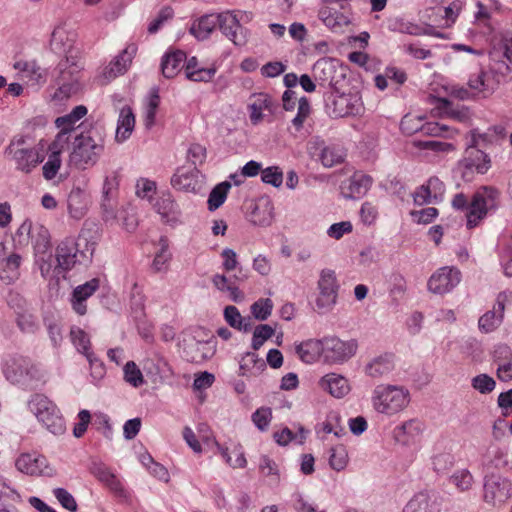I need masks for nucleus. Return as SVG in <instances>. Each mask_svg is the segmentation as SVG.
I'll return each mask as SVG.
<instances>
[{
    "instance_id": "obj_53",
    "label": "nucleus",
    "mask_w": 512,
    "mask_h": 512,
    "mask_svg": "<svg viewBox=\"0 0 512 512\" xmlns=\"http://www.w3.org/2000/svg\"><path fill=\"white\" fill-rule=\"evenodd\" d=\"M329 464L333 470L342 471L348 464V452L342 445L330 450Z\"/></svg>"
},
{
    "instance_id": "obj_1",
    "label": "nucleus",
    "mask_w": 512,
    "mask_h": 512,
    "mask_svg": "<svg viewBox=\"0 0 512 512\" xmlns=\"http://www.w3.org/2000/svg\"><path fill=\"white\" fill-rule=\"evenodd\" d=\"M95 251V243L80 235L75 241L72 238H65L56 247V253H51L50 271L40 272L45 279H54L64 276L77 262L90 261Z\"/></svg>"
},
{
    "instance_id": "obj_60",
    "label": "nucleus",
    "mask_w": 512,
    "mask_h": 512,
    "mask_svg": "<svg viewBox=\"0 0 512 512\" xmlns=\"http://www.w3.org/2000/svg\"><path fill=\"white\" fill-rule=\"evenodd\" d=\"M414 146L420 150H429L435 153H448L454 150L451 143L439 140L415 141Z\"/></svg>"
},
{
    "instance_id": "obj_21",
    "label": "nucleus",
    "mask_w": 512,
    "mask_h": 512,
    "mask_svg": "<svg viewBox=\"0 0 512 512\" xmlns=\"http://www.w3.org/2000/svg\"><path fill=\"white\" fill-rule=\"evenodd\" d=\"M203 182V175L197 167H181L177 169L171 178V184L174 188L186 192H196L200 190Z\"/></svg>"
},
{
    "instance_id": "obj_11",
    "label": "nucleus",
    "mask_w": 512,
    "mask_h": 512,
    "mask_svg": "<svg viewBox=\"0 0 512 512\" xmlns=\"http://www.w3.org/2000/svg\"><path fill=\"white\" fill-rule=\"evenodd\" d=\"M362 101L357 94H330L325 101V111L332 118H341L361 113Z\"/></svg>"
},
{
    "instance_id": "obj_29",
    "label": "nucleus",
    "mask_w": 512,
    "mask_h": 512,
    "mask_svg": "<svg viewBox=\"0 0 512 512\" xmlns=\"http://www.w3.org/2000/svg\"><path fill=\"white\" fill-rule=\"evenodd\" d=\"M14 68L21 72L22 77L27 79L32 86H42L47 81V71L37 64L36 61H17Z\"/></svg>"
},
{
    "instance_id": "obj_50",
    "label": "nucleus",
    "mask_w": 512,
    "mask_h": 512,
    "mask_svg": "<svg viewBox=\"0 0 512 512\" xmlns=\"http://www.w3.org/2000/svg\"><path fill=\"white\" fill-rule=\"evenodd\" d=\"M70 338L77 351L84 354L85 357H87V354L93 353L90 351V338L81 328L73 326L70 330Z\"/></svg>"
},
{
    "instance_id": "obj_13",
    "label": "nucleus",
    "mask_w": 512,
    "mask_h": 512,
    "mask_svg": "<svg viewBox=\"0 0 512 512\" xmlns=\"http://www.w3.org/2000/svg\"><path fill=\"white\" fill-rule=\"evenodd\" d=\"M512 495V483L501 475L491 474L484 479V501L493 506L504 504Z\"/></svg>"
},
{
    "instance_id": "obj_12",
    "label": "nucleus",
    "mask_w": 512,
    "mask_h": 512,
    "mask_svg": "<svg viewBox=\"0 0 512 512\" xmlns=\"http://www.w3.org/2000/svg\"><path fill=\"white\" fill-rule=\"evenodd\" d=\"M350 0H324L319 18L331 29H339L350 23Z\"/></svg>"
},
{
    "instance_id": "obj_64",
    "label": "nucleus",
    "mask_w": 512,
    "mask_h": 512,
    "mask_svg": "<svg viewBox=\"0 0 512 512\" xmlns=\"http://www.w3.org/2000/svg\"><path fill=\"white\" fill-rule=\"evenodd\" d=\"M272 419L270 408L261 407L252 414V421L260 431L267 430Z\"/></svg>"
},
{
    "instance_id": "obj_58",
    "label": "nucleus",
    "mask_w": 512,
    "mask_h": 512,
    "mask_svg": "<svg viewBox=\"0 0 512 512\" xmlns=\"http://www.w3.org/2000/svg\"><path fill=\"white\" fill-rule=\"evenodd\" d=\"M160 104V97L158 91H154L151 93L144 116V125L147 129H150L155 124L156 112Z\"/></svg>"
},
{
    "instance_id": "obj_56",
    "label": "nucleus",
    "mask_w": 512,
    "mask_h": 512,
    "mask_svg": "<svg viewBox=\"0 0 512 512\" xmlns=\"http://www.w3.org/2000/svg\"><path fill=\"white\" fill-rule=\"evenodd\" d=\"M274 328L268 324H259L255 327L252 337L253 350H259L264 342L274 335Z\"/></svg>"
},
{
    "instance_id": "obj_2",
    "label": "nucleus",
    "mask_w": 512,
    "mask_h": 512,
    "mask_svg": "<svg viewBox=\"0 0 512 512\" xmlns=\"http://www.w3.org/2000/svg\"><path fill=\"white\" fill-rule=\"evenodd\" d=\"M490 55L494 62L490 71L480 70L471 75L468 81L470 89L484 96L492 94L500 84L501 78L509 73V63L512 64V47L505 42L501 50L494 49Z\"/></svg>"
},
{
    "instance_id": "obj_26",
    "label": "nucleus",
    "mask_w": 512,
    "mask_h": 512,
    "mask_svg": "<svg viewBox=\"0 0 512 512\" xmlns=\"http://www.w3.org/2000/svg\"><path fill=\"white\" fill-rule=\"evenodd\" d=\"M136 52L137 46L133 43L128 44L126 48L104 69L103 75L107 81L124 74L131 64Z\"/></svg>"
},
{
    "instance_id": "obj_54",
    "label": "nucleus",
    "mask_w": 512,
    "mask_h": 512,
    "mask_svg": "<svg viewBox=\"0 0 512 512\" xmlns=\"http://www.w3.org/2000/svg\"><path fill=\"white\" fill-rule=\"evenodd\" d=\"M160 251L155 255L152 268L155 272L163 271L167 268V264L171 258L168 251V240L166 237H161L159 240Z\"/></svg>"
},
{
    "instance_id": "obj_52",
    "label": "nucleus",
    "mask_w": 512,
    "mask_h": 512,
    "mask_svg": "<svg viewBox=\"0 0 512 512\" xmlns=\"http://www.w3.org/2000/svg\"><path fill=\"white\" fill-rule=\"evenodd\" d=\"M311 114V105L306 97H301L298 100L297 114L291 120L292 126L296 132H300L303 129L305 121Z\"/></svg>"
},
{
    "instance_id": "obj_8",
    "label": "nucleus",
    "mask_w": 512,
    "mask_h": 512,
    "mask_svg": "<svg viewBox=\"0 0 512 512\" xmlns=\"http://www.w3.org/2000/svg\"><path fill=\"white\" fill-rule=\"evenodd\" d=\"M27 408L38 422L53 435L65 433V420L57 405L46 395L41 393L31 395L27 402Z\"/></svg>"
},
{
    "instance_id": "obj_59",
    "label": "nucleus",
    "mask_w": 512,
    "mask_h": 512,
    "mask_svg": "<svg viewBox=\"0 0 512 512\" xmlns=\"http://www.w3.org/2000/svg\"><path fill=\"white\" fill-rule=\"evenodd\" d=\"M219 453L222 455V457L225 459L226 463L231 466L232 468H244L247 464V460L244 456L243 451L241 450V447H236L233 450V454H235V459L233 460L232 457L228 453V449L222 447L220 444L216 443Z\"/></svg>"
},
{
    "instance_id": "obj_45",
    "label": "nucleus",
    "mask_w": 512,
    "mask_h": 512,
    "mask_svg": "<svg viewBox=\"0 0 512 512\" xmlns=\"http://www.w3.org/2000/svg\"><path fill=\"white\" fill-rule=\"evenodd\" d=\"M393 369L394 363L392 357L384 355L370 361L365 367V372L372 378H381L391 373Z\"/></svg>"
},
{
    "instance_id": "obj_31",
    "label": "nucleus",
    "mask_w": 512,
    "mask_h": 512,
    "mask_svg": "<svg viewBox=\"0 0 512 512\" xmlns=\"http://www.w3.org/2000/svg\"><path fill=\"white\" fill-rule=\"evenodd\" d=\"M222 16L223 12L203 15L197 22L193 23L190 28V33L198 40L207 39L216 27L220 29Z\"/></svg>"
},
{
    "instance_id": "obj_22",
    "label": "nucleus",
    "mask_w": 512,
    "mask_h": 512,
    "mask_svg": "<svg viewBox=\"0 0 512 512\" xmlns=\"http://www.w3.org/2000/svg\"><path fill=\"white\" fill-rule=\"evenodd\" d=\"M440 497L433 491L416 493L405 505L403 512H440Z\"/></svg>"
},
{
    "instance_id": "obj_10",
    "label": "nucleus",
    "mask_w": 512,
    "mask_h": 512,
    "mask_svg": "<svg viewBox=\"0 0 512 512\" xmlns=\"http://www.w3.org/2000/svg\"><path fill=\"white\" fill-rule=\"evenodd\" d=\"M317 289L314 310L319 314H327L333 310L338 299L339 284L333 270L323 269L321 271Z\"/></svg>"
},
{
    "instance_id": "obj_20",
    "label": "nucleus",
    "mask_w": 512,
    "mask_h": 512,
    "mask_svg": "<svg viewBox=\"0 0 512 512\" xmlns=\"http://www.w3.org/2000/svg\"><path fill=\"white\" fill-rule=\"evenodd\" d=\"M90 473L103 485H105L115 496L126 499L128 494L120 479L109 467L101 462H92Z\"/></svg>"
},
{
    "instance_id": "obj_6",
    "label": "nucleus",
    "mask_w": 512,
    "mask_h": 512,
    "mask_svg": "<svg viewBox=\"0 0 512 512\" xmlns=\"http://www.w3.org/2000/svg\"><path fill=\"white\" fill-rule=\"evenodd\" d=\"M411 400L407 387L393 384L377 385L371 396L373 409L382 415L392 417L405 410Z\"/></svg>"
},
{
    "instance_id": "obj_44",
    "label": "nucleus",
    "mask_w": 512,
    "mask_h": 512,
    "mask_svg": "<svg viewBox=\"0 0 512 512\" xmlns=\"http://www.w3.org/2000/svg\"><path fill=\"white\" fill-rule=\"evenodd\" d=\"M21 257L18 254H11L0 260V279L6 284L14 282L19 277Z\"/></svg>"
},
{
    "instance_id": "obj_33",
    "label": "nucleus",
    "mask_w": 512,
    "mask_h": 512,
    "mask_svg": "<svg viewBox=\"0 0 512 512\" xmlns=\"http://www.w3.org/2000/svg\"><path fill=\"white\" fill-rule=\"evenodd\" d=\"M135 127V115L129 106H124L119 112L115 141L117 143L125 142L132 134Z\"/></svg>"
},
{
    "instance_id": "obj_41",
    "label": "nucleus",
    "mask_w": 512,
    "mask_h": 512,
    "mask_svg": "<svg viewBox=\"0 0 512 512\" xmlns=\"http://www.w3.org/2000/svg\"><path fill=\"white\" fill-rule=\"evenodd\" d=\"M88 110L86 106L79 105L73 108V110L62 117H58L55 121L56 126L60 129L59 133H65L66 137V144L69 141V134L74 129V125L77 121L82 119L86 114Z\"/></svg>"
},
{
    "instance_id": "obj_7",
    "label": "nucleus",
    "mask_w": 512,
    "mask_h": 512,
    "mask_svg": "<svg viewBox=\"0 0 512 512\" xmlns=\"http://www.w3.org/2000/svg\"><path fill=\"white\" fill-rule=\"evenodd\" d=\"M489 134H480L476 130L471 133L470 143L465 149L464 157L459 162L458 168L465 181H472L474 173L485 174L491 167L490 158L481 148L486 147Z\"/></svg>"
},
{
    "instance_id": "obj_46",
    "label": "nucleus",
    "mask_w": 512,
    "mask_h": 512,
    "mask_svg": "<svg viewBox=\"0 0 512 512\" xmlns=\"http://www.w3.org/2000/svg\"><path fill=\"white\" fill-rule=\"evenodd\" d=\"M154 207L157 213H159L162 218L166 220V222L176 220L179 214L178 205L175 203L170 194H163L161 197H159L154 204Z\"/></svg>"
},
{
    "instance_id": "obj_43",
    "label": "nucleus",
    "mask_w": 512,
    "mask_h": 512,
    "mask_svg": "<svg viewBox=\"0 0 512 512\" xmlns=\"http://www.w3.org/2000/svg\"><path fill=\"white\" fill-rule=\"evenodd\" d=\"M295 351L305 363H313L322 356V339H309L296 345Z\"/></svg>"
},
{
    "instance_id": "obj_62",
    "label": "nucleus",
    "mask_w": 512,
    "mask_h": 512,
    "mask_svg": "<svg viewBox=\"0 0 512 512\" xmlns=\"http://www.w3.org/2000/svg\"><path fill=\"white\" fill-rule=\"evenodd\" d=\"M320 159L325 167H332L343 161V154L334 146H326L321 151Z\"/></svg>"
},
{
    "instance_id": "obj_3",
    "label": "nucleus",
    "mask_w": 512,
    "mask_h": 512,
    "mask_svg": "<svg viewBox=\"0 0 512 512\" xmlns=\"http://www.w3.org/2000/svg\"><path fill=\"white\" fill-rule=\"evenodd\" d=\"M83 65L74 56L61 59L51 73V85L55 87L53 98L68 99L82 90Z\"/></svg>"
},
{
    "instance_id": "obj_15",
    "label": "nucleus",
    "mask_w": 512,
    "mask_h": 512,
    "mask_svg": "<svg viewBox=\"0 0 512 512\" xmlns=\"http://www.w3.org/2000/svg\"><path fill=\"white\" fill-rule=\"evenodd\" d=\"M461 281V272L453 266H444L435 271L428 280V290L434 294L451 292Z\"/></svg>"
},
{
    "instance_id": "obj_25",
    "label": "nucleus",
    "mask_w": 512,
    "mask_h": 512,
    "mask_svg": "<svg viewBox=\"0 0 512 512\" xmlns=\"http://www.w3.org/2000/svg\"><path fill=\"white\" fill-rule=\"evenodd\" d=\"M99 284V279L93 278L74 288L70 302L75 313L80 316L86 314V301L99 289Z\"/></svg>"
},
{
    "instance_id": "obj_28",
    "label": "nucleus",
    "mask_w": 512,
    "mask_h": 512,
    "mask_svg": "<svg viewBox=\"0 0 512 512\" xmlns=\"http://www.w3.org/2000/svg\"><path fill=\"white\" fill-rule=\"evenodd\" d=\"M7 155L15 162L16 169L24 173H30L43 161V157L40 156L38 150L31 147L7 153Z\"/></svg>"
},
{
    "instance_id": "obj_40",
    "label": "nucleus",
    "mask_w": 512,
    "mask_h": 512,
    "mask_svg": "<svg viewBox=\"0 0 512 512\" xmlns=\"http://www.w3.org/2000/svg\"><path fill=\"white\" fill-rule=\"evenodd\" d=\"M67 208L70 216L81 219L87 211V198L85 191L80 187H74L67 198Z\"/></svg>"
},
{
    "instance_id": "obj_39",
    "label": "nucleus",
    "mask_w": 512,
    "mask_h": 512,
    "mask_svg": "<svg viewBox=\"0 0 512 512\" xmlns=\"http://www.w3.org/2000/svg\"><path fill=\"white\" fill-rule=\"evenodd\" d=\"M272 104L271 97L266 93L253 94L248 104L249 117L253 125H257L263 119V111L270 110Z\"/></svg>"
},
{
    "instance_id": "obj_9",
    "label": "nucleus",
    "mask_w": 512,
    "mask_h": 512,
    "mask_svg": "<svg viewBox=\"0 0 512 512\" xmlns=\"http://www.w3.org/2000/svg\"><path fill=\"white\" fill-rule=\"evenodd\" d=\"M20 230L27 231L30 235L34 248L35 264L40 272L48 273L51 265L47 261L51 260L52 253L48 229L39 223L32 224L30 221H25Z\"/></svg>"
},
{
    "instance_id": "obj_36",
    "label": "nucleus",
    "mask_w": 512,
    "mask_h": 512,
    "mask_svg": "<svg viewBox=\"0 0 512 512\" xmlns=\"http://www.w3.org/2000/svg\"><path fill=\"white\" fill-rule=\"evenodd\" d=\"M266 369V362L255 352H246L239 360V376L252 377L261 374Z\"/></svg>"
},
{
    "instance_id": "obj_23",
    "label": "nucleus",
    "mask_w": 512,
    "mask_h": 512,
    "mask_svg": "<svg viewBox=\"0 0 512 512\" xmlns=\"http://www.w3.org/2000/svg\"><path fill=\"white\" fill-rule=\"evenodd\" d=\"M76 40V33L65 24H60L51 33L50 49L58 55L67 56Z\"/></svg>"
},
{
    "instance_id": "obj_42",
    "label": "nucleus",
    "mask_w": 512,
    "mask_h": 512,
    "mask_svg": "<svg viewBox=\"0 0 512 512\" xmlns=\"http://www.w3.org/2000/svg\"><path fill=\"white\" fill-rule=\"evenodd\" d=\"M372 184V178L362 173H354L346 186L348 198H360L366 194Z\"/></svg>"
},
{
    "instance_id": "obj_24",
    "label": "nucleus",
    "mask_w": 512,
    "mask_h": 512,
    "mask_svg": "<svg viewBox=\"0 0 512 512\" xmlns=\"http://www.w3.org/2000/svg\"><path fill=\"white\" fill-rule=\"evenodd\" d=\"M65 133H58L55 140L49 146V156L43 165V176L47 180L53 179L61 166L60 155L66 147Z\"/></svg>"
},
{
    "instance_id": "obj_4",
    "label": "nucleus",
    "mask_w": 512,
    "mask_h": 512,
    "mask_svg": "<svg viewBox=\"0 0 512 512\" xmlns=\"http://www.w3.org/2000/svg\"><path fill=\"white\" fill-rule=\"evenodd\" d=\"M500 192L491 186L479 188L469 202L463 193L453 197L452 206L457 210H467V227L473 228L491 210H495L499 204Z\"/></svg>"
},
{
    "instance_id": "obj_5",
    "label": "nucleus",
    "mask_w": 512,
    "mask_h": 512,
    "mask_svg": "<svg viewBox=\"0 0 512 512\" xmlns=\"http://www.w3.org/2000/svg\"><path fill=\"white\" fill-rule=\"evenodd\" d=\"M103 151L104 138L97 130L81 132L74 137L69 163L77 169L86 170L97 164Z\"/></svg>"
},
{
    "instance_id": "obj_17",
    "label": "nucleus",
    "mask_w": 512,
    "mask_h": 512,
    "mask_svg": "<svg viewBox=\"0 0 512 512\" xmlns=\"http://www.w3.org/2000/svg\"><path fill=\"white\" fill-rule=\"evenodd\" d=\"M241 19L235 11H225L220 24L222 34L239 47L246 45L250 36L249 30L240 24Z\"/></svg>"
},
{
    "instance_id": "obj_35",
    "label": "nucleus",
    "mask_w": 512,
    "mask_h": 512,
    "mask_svg": "<svg viewBox=\"0 0 512 512\" xmlns=\"http://www.w3.org/2000/svg\"><path fill=\"white\" fill-rule=\"evenodd\" d=\"M320 386L336 398H342L350 391L348 380L336 373L323 376L320 380Z\"/></svg>"
},
{
    "instance_id": "obj_27",
    "label": "nucleus",
    "mask_w": 512,
    "mask_h": 512,
    "mask_svg": "<svg viewBox=\"0 0 512 512\" xmlns=\"http://www.w3.org/2000/svg\"><path fill=\"white\" fill-rule=\"evenodd\" d=\"M32 370L33 368H29L28 361L23 357H10L3 367L5 378L13 384L24 383Z\"/></svg>"
},
{
    "instance_id": "obj_57",
    "label": "nucleus",
    "mask_w": 512,
    "mask_h": 512,
    "mask_svg": "<svg viewBox=\"0 0 512 512\" xmlns=\"http://www.w3.org/2000/svg\"><path fill=\"white\" fill-rule=\"evenodd\" d=\"M124 379L131 386L138 388L144 384V377L141 370L133 361H128L123 369Z\"/></svg>"
},
{
    "instance_id": "obj_61",
    "label": "nucleus",
    "mask_w": 512,
    "mask_h": 512,
    "mask_svg": "<svg viewBox=\"0 0 512 512\" xmlns=\"http://www.w3.org/2000/svg\"><path fill=\"white\" fill-rule=\"evenodd\" d=\"M273 302L269 298H261L251 306V313L258 320H266L272 313Z\"/></svg>"
},
{
    "instance_id": "obj_55",
    "label": "nucleus",
    "mask_w": 512,
    "mask_h": 512,
    "mask_svg": "<svg viewBox=\"0 0 512 512\" xmlns=\"http://www.w3.org/2000/svg\"><path fill=\"white\" fill-rule=\"evenodd\" d=\"M449 481L459 491L464 492L469 490L473 484V476L467 469L455 471L449 478Z\"/></svg>"
},
{
    "instance_id": "obj_47",
    "label": "nucleus",
    "mask_w": 512,
    "mask_h": 512,
    "mask_svg": "<svg viewBox=\"0 0 512 512\" xmlns=\"http://www.w3.org/2000/svg\"><path fill=\"white\" fill-rule=\"evenodd\" d=\"M212 282L218 290L227 292L233 302L238 303L244 300V294L225 275H214Z\"/></svg>"
},
{
    "instance_id": "obj_19",
    "label": "nucleus",
    "mask_w": 512,
    "mask_h": 512,
    "mask_svg": "<svg viewBox=\"0 0 512 512\" xmlns=\"http://www.w3.org/2000/svg\"><path fill=\"white\" fill-rule=\"evenodd\" d=\"M120 174L118 171L108 173L102 185L100 206L107 218L114 216L115 200L118 195Z\"/></svg>"
},
{
    "instance_id": "obj_49",
    "label": "nucleus",
    "mask_w": 512,
    "mask_h": 512,
    "mask_svg": "<svg viewBox=\"0 0 512 512\" xmlns=\"http://www.w3.org/2000/svg\"><path fill=\"white\" fill-rule=\"evenodd\" d=\"M431 465L435 473L444 475L453 467L454 456L449 451H439L433 455Z\"/></svg>"
},
{
    "instance_id": "obj_14",
    "label": "nucleus",
    "mask_w": 512,
    "mask_h": 512,
    "mask_svg": "<svg viewBox=\"0 0 512 512\" xmlns=\"http://www.w3.org/2000/svg\"><path fill=\"white\" fill-rule=\"evenodd\" d=\"M357 349L355 341H342L336 336L322 339V357L328 363H342L351 358Z\"/></svg>"
},
{
    "instance_id": "obj_37",
    "label": "nucleus",
    "mask_w": 512,
    "mask_h": 512,
    "mask_svg": "<svg viewBox=\"0 0 512 512\" xmlns=\"http://www.w3.org/2000/svg\"><path fill=\"white\" fill-rule=\"evenodd\" d=\"M207 343L194 338L184 340L183 357L191 363H200L211 357L212 352L207 349Z\"/></svg>"
},
{
    "instance_id": "obj_51",
    "label": "nucleus",
    "mask_w": 512,
    "mask_h": 512,
    "mask_svg": "<svg viewBox=\"0 0 512 512\" xmlns=\"http://www.w3.org/2000/svg\"><path fill=\"white\" fill-rule=\"evenodd\" d=\"M231 188L229 182H222L216 185L209 194L208 207L213 211L218 209L226 200L228 190Z\"/></svg>"
},
{
    "instance_id": "obj_48",
    "label": "nucleus",
    "mask_w": 512,
    "mask_h": 512,
    "mask_svg": "<svg viewBox=\"0 0 512 512\" xmlns=\"http://www.w3.org/2000/svg\"><path fill=\"white\" fill-rule=\"evenodd\" d=\"M497 352L505 356V361L498 365L497 377L502 382H508L512 380V352L506 345L499 346Z\"/></svg>"
},
{
    "instance_id": "obj_38",
    "label": "nucleus",
    "mask_w": 512,
    "mask_h": 512,
    "mask_svg": "<svg viewBox=\"0 0 512 512\" xmlns=\"http://www.w3.org/2000/svg\"><path fill=\"white\" fill-rule=\"evenodd\" d=\"M186 60V53L182 50H173L167 52L161 61V70L166 78H173L176 76Z\"/></svg>"
},
{
    "instance_id": "obj_30",
    "label": "nucleus",
    "mask_w": 512,
    "mask_h": 512,
    "mask_svg": "<svg viewBox=\"0 0 512 512\" xmlns=\"http://www.w3.org/2000/svg\"><path fill=\"white\" fill-rule=\"evenodd\" d=\"M392 31L420 36V35H430L437 38H443L444 35L438 31H436L432 26L429 25H418L412 22H409L403 18H395L390 22L389 25Z\"/></svg>"
},
{
    "instance_id": "obj_34",
    "label": "nucleus",
    "mask_w": 512,
    "mask_h": 512,
    "mask_svg": "<svg viewBox=\"0 0 512 512\" xmlns=\"http://www.w3.org/2000/svg\"><path fill=\"white\" fill-rule=\"evenodd\" d=\"M423 424L417 419H410L394 429V438L398 443L409 445L422 433Z\"/></svg>"
},
{
    "instance_id": "obj_18",
    "label": "nucleus",
    "mask_w": 512,
    "mask_h": 512,
    "mask_svg": "<svg viewBox=\"0 0 512 512\" xmlns=\"http://www.w3.org/2000/svg\"><path fill=\"white\" fill-rule=\"evenodd\" d=\"M511 294L501 292L496 298L493 308L485 312L478 320L479 330L483 333L495 331L503 322L506 303L510 301Z\"/></svg>"
},
{
    "instance_id": "obj_16",
    "label": "nucleus",
    "mask_w": 512,
    "mask_h": 512,
    "mask_svg": "<svg viewBox=\"0 0 512 512\" xmlns=\"http://www.w3.org/2000/svg\"><path fill=\"white\" fill-rule=\"evenodd\" d=\"M15 466L21 473L30 476L53 477L56 470L52 467L45 456L40 454L23 453L15 462Z\"/></svg>"
},
{
    "instance_id": "obj_63",
    "label": "nucleus",
    "mask_w": 512,
    "mask_h": 512,
    "mask_svg": "<svg viewBox=\"0 0 512 512\" xmlns=\"http://www.w3.org/2000/svg\"><path fill=\"white\" fill-rule=\"evenodd\" d=\"M472 387L481 394H488L495 389V380L487 374L475 376L471 381Z\"/></svg>"
},
{
    "instance_id": "obj_32",
    "label": "nucleus",
    "mask_w": 512,
    "mask_h": 512,
    "mask_svg": "<svg viewBox=\"0 0 512 512\" xmlns=\"http://www.w3.org/2000/svg\"><path fill=\"white\" fill-rule=\"evenodd\" d=\"M337 72V62L333 59L322 58L313 65L312 73L315 81L322 86H333L335 84V74Z\"/></svg>"
}]
</instances>
